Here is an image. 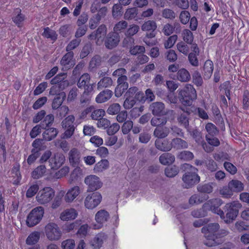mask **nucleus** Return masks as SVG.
<instances>
[{"mask_svg": "<svg viewBox=\"0 0 249 249\" xmlns=\"http://www.w3.org/2000/svg\"><path fill=\"white\" fill-rule=\"evenodd\" d=\"M54 196V190L50 187H46L39 191L36 198L40 204H44L50 202Z\"/></svg>", "mask_w": 249, "mask_h": 249, "instance_id": "1a4fd4ad", "label": "nucleus"}, {"mask_svg": "<svg viewBox=\"0 0 249 249\" xmlns=\"http://www.w3.org/2000/svg\"><path fill=\"white\" fill-rule=\"evenodd\" d=\"M75 117L73 115H69L62 121L61 123L62 128L64 129H66L67 127H71V126H74L73 123Z\"/></svg>", "mask_w": 249, "mask_h": 249, "instance_id": "3c124183", "label": "nucleus"}, {"mask_svg": "<svg viewBox=\"0 0 249 249\" xmlns=\"http://www.w3.org/2000/svg\"><path fill=\"white\" fill-rule=\"evenodd\" d=\"M165 175L169 178H173L178 174V167L176 165H172L166 167L164 170Z\"/></svg>", "mask_w": 249, "mask_h": 249, "instance_id": "58836bf2", "label": "nucleus"}, {"mask_svg": "<svg viewBox=\"0 0 249 249\" xmlns=\"http://www.w3.org/2000/svg\"><path fill=\"white\" fill-rule=\"evenodd\" d=\"M201 232L207 239L204 244L208 247L222 244L224 241L223 238L229 233L227 230L220 229L217 223H211L205 225L201 229Z\"/></svg>", "mask_w": 249, "mask_h": 249, "instance_id": "f257e3e1", "label": "nucleus"}, {"mask_svg": "<svg viewBox=\"0 0 249 249\" xmlns=\"http://www.w3.org/2000/svg\"><path fill=\"white\" fill-rule=\"evenodd\" d=\"M153 117L151 120V124L153 126H163L167 121V118L165 117Z\"/></svg>", "mask_w": 249, "mask_h": 249, "instance_id": "ea45409f", "label": "nucleus"}, {"mask_svg": "<svg viewBox=\"0 0 249 249\" xmlns=\"http://www.w3.org/2000/svg\"><path fill=\"white\" fill-rule=\"evenodd\" d=\"M121 110V106L118 103L110 105L107 110V113L110 115L117 114Z\"/></svg>", "mask_w": 249, "mask_h": 249, "instance_id": "bf43d9fd", "label": "nucleus"}, {"mask_svg": "<svg viewBox=\"0 0 249 249\" xmlns=\"http://www.w3.org/2000/svg\"><path fill=\"white\" fill-rule=\"evenodd\" d=\"M73 52H68L61 58L60 64L65 67L66 70L70 69L75 64V60L73 58Z\"/></svg>", "mask_w": 249, "mask_h": 249, "instance_id": "2eb2a0df", "label": "nucleus"}, {"mask_svg": "<svg viewBox=\"0 0 249 249\" xmlns=\"http://www.w3.org/2000/svg\"><path fill=\"white\" fill-rule=\"evenodd\" d=\"M43 214L44 209L42 207L33 209L27 217V225L29 227H32L37 225L41 220Z\"/></svg>", "mask_w": 249, "mask_h": 249, "instance_id": "39448f33", "label": "nucleus"}, {"mask_svg": "<svg viewBox=\"0 0 249 249\" xmlns=\"http://www.w3.org/2000/svg\"><path fill=\"white\" fill-rule=\"evenodd\" d=\"M107 29L105 25L102 24L95 31V36L99 40L107 34Z\"/></svg>", "mask_w": 249, "mask_h": 249, "instance_id": "8fccbe9b", "label": "nucleus"}, {"mask_svg": "<svg viewBox=\"0 0 249 249\" xmlns=\"http://www.w3.org/2000/svg\"><path fill=\"white\" fill-rule=\"evenodd\" d=\"M123 5L120 3L115 4L112 9V16L114 18H117L119 17L122 16L123 14Z\"/></svg>", "mask_w": 249, "mask_h": 249, "instance_id": "de8ad7c7", "label": "nucleus"}, {"mask_svg": "<svg viewBox=\"0 0 249 249\" xmlns=\"http://www.w3.org/2000/svg\"><path fill=\"white\" fill-rule=\"evenodd\" d=\"M155 145L158 149L164 152L169 151L172 148L171 142L167 139H157L155 141Z\"/></svg>", "mask_w": 249, "mask_h": 249, "instance_id": "a211bd4d", "label": "nucleus"}, {"mask_svg": "<svg viewBox=\"0 0 249 249\" xmlns=\"http://www.w3.org/2000/svg\"><path fill=\"white\" fill-rule=\"evenodd\" d=\"M85 183L88 185L87 192H95L103 186V183L100 178L95 175H89L86 177Z\"/></svg>", "mask_w": 249, "mask_h": 249, "instance_id": "6e6552de", "label": "nucleus"}, {"mask_svg": "<svg viewBox=\"0 0 249 249\" xmlns=\"http://www.w3.org/2000/svg\"><path fill=\"white\" fill-rule=\"evenodd\" d=\"M43 139H36L32 143V146L33 147L32 150H35L36 151L41 153V151L44 150L46 148L45 146L43 145L44 141Z\"/></svg>", "mask_w": 249, "mask_h": 249, "instance_id": "c9c22d12", "label": "nucleus"}, {"mask_svg": "<svg viewBox=\"0 0 249 249\" xmlns=\"http://www.w3.org/2000/svg\"><path fill=\"white\" fill-rule=\"evenodd\" d=\"M112 80L110 77H104L102 78L97 84V89H98L103 88H107L112 85Z\"/></svg>", "mask_w": 249, "mask_h": 249, "instance_id": "79ce46f5", "label": "nucleus"}, {"mask_svg": "<svg viewBox=\"0 0 249 249\" xmlns=\"http://www.w3.org/2000/svg\"><path fill=\"white\" fill-rule=\"evenodd\" d=\"M213 183L200 184L197 186V191L201 193L210 194L213 191Z\"/></svg>", "mask_w": 249, "mask_h": 249, "instance_id": "f704fd0d", "label": "nucleus"}, {"mask_svg": "<svg viewBox=\"0 0 249 249\" xmlns=\"http://www.w3.org/2000/svg\"><path fill=\"white\" fill-rule=\"evenodd\" d=\"M81 42V39L76 38L72 39L67 46L66 50L67 52H72L71 51L75 49L77 46H79Z\"/></svg>", "mask_w": 249, "mask_h": 249, "instance_id": "0e129e2a", "label": "nucleus"}, {"mask_svg": "<svg viewBox=\"0 0 249 249\" xmlns=\"http://www.w3.org/2000/svg\"><path fill=\"white\" fill-rule=\"evenodd\" d=\"M193 82L197 87L201 86L203 84V79L200 73L198 71H195L193 74Z\"/></svg>", "mask_w": 249, "mask_h": 249, "instance_id": "864d4df0", "label": "nucleus"}, {"mask_svg": "<svg viewBox=\"0 0 249 249\" xmlns=\"http://www.w3.org/2000/svg\"><path fill=\"white\" fill-rule=\"evenodd\" d=\"M92 45L90 42H88L85 44L82 48L80 53V58H84L87 56L90 52H92Z\"/></svg>", "mask_w": 249, "mask_h": 249, "instance_id": "09e8293b", "label": "nucleus"}, {"mask_svg": "<svg viewBox=\"0 0 249 249\" xmlns=\"http://www.w3.org/2000/svg\"><path fill=\"white\" fill-rule=\"evenodd\" d=\"M139 29L140 27L138 25L133 24L126 31L124 34L125 36L132 37V36L138 32Z\"/></svg>", "mask_w": 249, "mask_h": 249, "instance_id": "680f3d73", "label": "nucleus"}, {"mask_svg": "<svg viewBox=\"0 0 249 249\" xmlns=\"http://www.w3.org/2000/svg\"><path fill=\"white\" fill-rule=\"evenodd\" d=\"M104 235L102 233L98 234L90 242L91 246L95 249H99L103 243Z\"/></svg>", "mask_w": 249, "mask_h": 249, "instance_id": "e433bc0d", "label": "nucleus"}, {"mask_svg": "<svg viewBox=\"0 0 249 249\" xmlns=\"http://www.w3.org/2000/svg\"><path fill=\"white\" fill-rule=\"evenodd\" d=\"M42 35L47 38H51V40L53 41H55L57 38V35L55 31L50 29L49 27H46L44 29Z\"/></svg>", "mask_w": 249, "mask_h": 249, "instance_id": "49530a36", "label": "nucleus"}, {"mask_svg": "<svg viewBox=\"0 0 249 249\" xmlns=\"http://www.w3.org/2000/svg\"><path fill=\"white\" fill-rule=\"evenodd\" d=\"M78 215L77 211L73 208L66 209L60 214V218L62 220L68 221L74 219Z\"/></svg>", "mask_w": 249, "mask_h": 249, "instance_id": "412c9836", "label": "nucleus"}, {"mask_svg": "<svg viewBox=\"0 0 249 249\" xmlns=\"http://www.w3.org/2000/svg\"><path fill=\"white\" fill-rule=\"evenodd\" d=\"M183 34L184 41L188 44H192L194 39L192 32L188 29H185L184 30Z\"/></svg>", "mask_w": 249, "mask_h": 249, "instance_id": "e2e57ef3", "label": "nucleus"}, {"mask_svg": "<svg viewBox=\"0 0 249 249\" xmlns=\"http://www.w3.org/2000/svg\"><path fill=\"white\" fill-rule=\"evenodd\" d=\"M241 205L237 201L227 203L224 208V216L220 217L225 223H230L237 216Z\"/></svg>", "mask_w": 249, "mask_h": 249, "instance_id": "7ed1b4c3", "label": "nucleus"}, {"mask_svg": "<svg viewBox=\"0 0 249 249\" xmlns=\"http://www.w3.org/2000/svg\"><path fill=\"white\" fill-rule=\"evenodd\" d=\"M90 227L87 224L80 225L79 227V229L76 234L80 237L84 238L87 235L88 231Z\"/></svg>", "mask_w": 249, "mask_h": 249, "instance_id": "4d7b16f0", "label": "nucleus"}, {"mask_svg": "<svg viewBox=\"0 0 249 249\" xmlns=\"http://www.w3.org/2000/svg\"><path fill=\"white\" fill-rule=\"evenodd\" d=\"M46 172V167L45 164H40L33 171L32 177L34 179H38L43 176Z\"/></svg>", "mask_w": 249, "mask_h": 249, "instance_id": "7c9ffc66", "label": "nucleus"}, {"mask_svg": "<svg viewBox=\"0 0 249 249\" xmlns=\"http://www.w3.org/2000/svg\"><path fill=\"white\" fill-rule=\"evenodd\" d=\"M206 206L204 203L201 208L193 211L191 212V215L196 218L203 217L207 216L209 211Z\"/></svg>", "mask_w": 249, "mask_h": 249, "instance_id": "473e14b6", "label": "nucleus"}, {"mask_svg": "<svg viewBox=\"0 0 249 249\" xmlns=\"http://www.w3.org/2000/svg\"><path fill=\"white\" fill-rule=\"evenodd\" d=\"M170 128L167 127L162 128L157 127L154 131V136L159 138L158 139H163L168 136L170 133Z\"/></svg>", "mask_w": 249, "mask_h": 249, "instance_id": "c85d7f7f", "label": "nucleus"}, {"mask_svg": "<svg viewBox=\"0 0 249 249\" xmlns=\"http://www.w3.org/2000/svg\"><path fill=\"white\" fill-rule=\"evenodd\" d=\"M162 16L165 18L174 19L176 17V14L172 9L165 8L162 11Z\"/></svg>", "mask_w": 249, "mask_h": 249, "instance_id": "052dcab7", "label": "nucleus"}, {"mask_svg": "<svg viewBox=\"0 0 249 249\" xmlns=\"http://www.w3.org/2000/svg\"><path fill=\"white\" fill-rule=\"evenodd\" d=\"M65 161L64 155L60 153L53 154L49 161V166L52 170H57L59 168Z\"/></svg>", "mask_w": 249, "mask_h": 249, "instance_id": "f8f14e48", "label": "nucleus"}, {"mask_svg": "<svg viewBox=\"0 0 249 249\" xmlns=\"http://www.w3.org/2000/svg\"><path fill=\"white\" fill-rule=\"evenodd\" d=\"M113 92L109 89H105L99 93L96 97L98 103H104L108 100L112 96Z\"/></svg>", "mask_w": 249, "mask_h": 249, "instance_id": "393cba45", "label": "nucleus"}, {"mask_svg": "<svg viewBox=\"0 0 249 249\" xmlns=\"http://www.w3.org/2000/svg\"><path fill=\"white\" fill-rule=\"evenodd\" d=\"M62 249H73L75 242L73 240L68 239L62 242L61 244Z\"/></svg>", "mask_w": 249, "mask_h": 249, "instance_id": "774afa93", "label": "nucleus"}, {"mask_svg": "<svg viewBox=\"0 0 249 249\" xmlns=\"http://www.w3.org/2000/svg\"><path fill=\"white\" fill-rule=\"evenodd\" d=\"M178 122L184 126L189 131L188 128L189 125V119L185 114H181L179 117L178 118Z\"/></svg>", "mask_w": 249, "mask_h": 249, "instance_id": "338daca9", "label": "nucleus"}, {"mask_svg": "<svg viewBox=\"0 0 249 249\" xmlns=\"http://www.w3.org/2000/svg\"><path fill=\"white\" fill-rule=\"evenodd\" d=\"M109 165V161L107 160H101L95 165L94 170L96 172H101L108 169Z\"/></svg>", "mask_w": 249, "mask_h": 249, "instance_id": "72a5a7b5", "label": "nucleus"}, {"mask_svg": "<svg viewBox=\"0 0 249 249\" xmlns=\"http://www.w3.org/2000/svg\"><path fill=\"white\" fill-rule=\"evenodd\" d=\"M90 77L88 73H84L78 79L77 85L79 88L85 87L89 83Z\"/></svg>", "mask_w": 249, "mask_h": 249, "instance_id": "c03bdc74", "label": "nucleus"}, {"mask_svg": "<svg viewBox=\"0 0 249 249\" xmlns=\"http://www.w3.org/2000/svg\"><path fill=\"white\" fill-rule=\"evenodd\" d=\"M197 97L196 92L193 86L187 84L178 93V98L184 106H190Z\"/></svg>", "mask_w": 249, "mask_h": 249, "instance_id": "20e7f679", "label": "nucleus"}, {"mask_svg": "<svg viewBox=\"0 0 249 249\" xmlns=\"http://www.w3.org/2000/svg\"><path fill=\"white\" fill-rule=\"evenodd\" d=\"M41 156V153L36 151L35 150H31V154L28 156L27 160V163L31 165L34 163L36 159Z\"/></svg>", "mask_w": 249, "mask_h": 249, "instance_id": "13d9d810", "label": "nucleus"}, {"mask_svg": "<svg viewBox=\"0 0 249 249\" xmlns=\"http://www.w3.org/2000/svg\"><path fill=\"white\" fill-rule=\"evenodd\" d=\"M69 85V82L68 80L62 82L59 85H54L50 89L49 94L52 95L58 96L59 94L63 92L65 89L68 87Z\"/></svg>", "mask_w": 249, "mask_h": 249, "instance_id": "aec40b11", "label": "nucleus"}, {"mask_svg": "<svg viewBox=\"0 0 249 249\" xmlns=\"http://www.w3.org/2000/svg\"><path fill=\"white\" fill-rule=\"evenodd\" d=\"M66 77L67 74L65 73H59L51 80V84L52 85H59L62 82L66 81V80L65 79Z\"/></svg>", "mask_w": 249, "mask_h": 249, "instance_id": "5fc2aeb1", "label": "nucleus"}, {"mask_svg": "<svg viewBox=\"0 0 249 249\" xmlns=\"http://www.w3.org/2000/svg\"><path fill=\"white\" fill-rule=\"evenodd\" d=\"M45 230L47 237L51 241L58 240L61 237V231L57 225L54 223L48 224Z\"/></svg>", "mask_w": 249, "mask_h": 249, "instance_id": "0eeeda50", "label": "nucleus"}, {"mask_svg": "<svg viewBox=\"0 0 249 249\" xmlns=\"http://www.w3.org/2000/svg\"><path fill=\"white\" fill-rule=\"evenodd\" d=\"M110 218V215L108 212L105 210H100L97 212L95 215V219L99 226L97 229L103 227V224L107 222Z\"/></svg>", "mask_w": 249, "mask_h": 249, "instance_id": "dca6fc26", "label": "nucleus"}, {"mask_svg": "<svg viewBox=\"0 0 249 249\" xmlns=\"http://www.w3.org/2000/svg\"><path fill=\"white\" fill-rule=\"evenodd\" d=\"M138 10L136 7L128 8L126 10L124 15V18L127 20H131L135 18L137 15Z\"/></svg>", "mask_w": 249, "mask_h": 249, "instance_id": "37998d69", "label": "nucleus"}, {"mask_svg": "<svg viewBox=\"0 0 249 249\" xmlns=\"http://www.w3.org/2000/svg\"><path fill=\"white\" fill-rule=\"evenodd\" d=\"M133 123L131 120H127L124 122V123L122 127V131L123 134H127L132 129Z\"/></svg>", "mask_w": 249, "mask_h": 249, "instance_id": "69168bd1", "label": "nucleus"}, {"mask_svg": "<svg viewBox=\"0 0 249 249\" xmlns=\"http://www.w3.org/2000/svg\"><path fill=\"white\" fill-rule=\"evenodd\" d=\"M229 187L233 192L239 193L244 190V184L237 179H232L229 182Z\"/></svg>", "mask_w": 249, "mask_h": 249, "instance_id": "c756f323", "label": "nucleus"}, {"mask_svg": "<svg viewBox=\"0 0 249 249\" xmlns=\"http://www.w3.org/2000/svg\"><path fill=\"white\" fill-rule=\"evenodd\" d=\"M149 110L154 116H162L166 114L165 105L161 102H155L151 103L149 106Z\"/></svg>", "mask_w": 249, "mask_h": 249, "instance_id": "4468645a", "label": "nucleus"}, {"mask_svg": "<svg viewBox=\"0 0 249 249\" xmlns=\"http://www.w3.org/2000/svg\"><path fill=\"white\" fill-rule=\"evenodd\" d=\"M54 121V116L53 114L47 115L44 118L43 121H42L39 125H41V127L43 129H46V128L51 127Z\"/></svg>", "mask_w": 249, "mask_h": 249, "instance_id": "4c0bfd02", "label": "nucleus"}, {"mask_svg": "<svg viewBox=\"0 0 249 249\" xmlns=\"http://www.w3.org/2000/svg\"><path fill=\"white\" fill-rule=\"evenodd\" d=\"M157 28L156 22L154 20H148L144 22L141 26L143 31L150 32L146 34V37L152 38L156 36L155 30Z\"/></svg>", "mask_w": 249, "mask_h": 249, "instance_id": "ddd939ff", "label": "nucleus"}, {"mask_svg": "<svg viewBox=\"0 0 249 249\" xmlns=\"http://www.w3.org/2000/svg\"><path fill=\"white\" fill-rule=\"evenodd\" d=\"M79 193V187L75 186L69 190L64 197V199L66 202H71L78 196Z\"/></svg>", "mask_w": 249, "mask_h": 249, "instance_id": "5701e85b", "label": "nucleus"}, {"mask_svg": "<svg viewBox=\"0 0 249 249\" xmlns=\"http://www.w3.org/2000/svg\"><path fill=\"white\" fill-rule=\"evenodd\" d=\"M88 193L84 201L85 206L88 209H93L101 203L102 196L98 192Z\"/></svg>", "mask_w": 249, "mask_h": 249, "instance_id": "423d86ee", "label": "nucleus"}, {"mask_svg": "<svg viewBox=\"0 0 249 249\" xmlns=\"http://www.w3.org/2000/svg\"><path fill=\"white\" fill-rule=\"evenodd\" d=\"M14 13L15 15L12 18L13 21L18 27H22L25 16L21 13V10L19 8L15 9Z\"/></svg>", "mask_w": 249, "mask_h": 249, "instance_id": "6ab92c4d", "label": "nucleus"}, {"mask_svg": "<svg viewBox=\"0 0 249 249\" xmlns=\"http://www.w3.org/2000/svg\"><path fill=\"white\" fill-rule=\"evenodd\" d=\"M177 79L182 82H186L191 79L189 72L184 68L179 69L177 73Z\"/></svg>", "mask_w": 249, "mask_h": 249, "instance_id": "cd10ccee", "label": "nucleus"}, {"mask_svg": "<svg viewBox=\"0 0 249 249\" xmlns=\"http://www.w3.org/2000/svg\"><path fill=\"white\" fill-rule=\"evenodd\" d=\"M66 97L65 92H62L56 96L53 100L52 108L53 109H58L63 103Z\"/></svg>", "mask_w": 249, "mask_h": 249, "instance_id": "2f4dec72", "label": "nucleus"}, {"mask_svg": "<svg viewBox=\"0 0 249 249\" xmlns=\"http://www.w3.org/2000/svg\"><path fill=\"white\" fill-rule=\"evenodd\" d=\"M120 41V36L119 33L110 32L107 35L104 40V45L108 50L116 48Z\"/></svg>", "mask_w": 249, "mask_h": 249, "instance_id": "9d476101", "label": "nucleus"}, {"mask_svg": "<svg viewBox=\"0 0 249 249\" xmlns=\"http://www.w3.org/2000/svg\"><path fill=\"white\" fill-rule=\"evenodd\" d=\"M159 160L160 163L163 165H169L174 162L175 157L171 153H164L160 156Z\"/></svg>", "mask_w": 249, "mask_h": 249, "instance_id": "a878e982", "label": "nucleus"}, {"mask_svg": "<svg viewBox=\"0 0 249 249\" xmlns=\"http://www.w3.org/2000/svg\"><path fill=\"white\" fill-rule=\"evenodd\" d=\"M52 152L50 150H46L43 154L40 156L38 160L39 163L40 164H45V163L49 161L52 158Z\"/></svg>", "mask_w": 249, "mask_h": 249, "instance_id": "6e6d98bb", "label": "nucleus"}, {"mask_svg": "<svg viewBox=\"0 0 249 249\" xmlns=\"http://www.w3.org/2000/svg\"><path fill=\"white\" fill-rule=\"evenodd\" d=\"M213 70V62L210 60H207L205 61L203 66V77L204 79L208 80L212 76Z\"/></svg>", "mask_w": 249, "mask_h": 249, "instance_id": "b1692460", "label": "nucleus"}, {"mask_svg": "<svg viewBox=\"0 0 249 249\" xmlns=\"http://www.w3.org/2000/svg\"><path fill=\"white\" fill-rule=\"evenodd\" d=\"M222 203L223 201L221 199L214 198L208 201L205 203V204L207 205L208 211H212L213 213L219 215L220 217H223L224 211L219 208Z\"/></svg>", "mask_w": 249, "mask_h": 249, "instance_id": "9b49d317", "label": "nucleus"}, {"mask_svg": "<svg viewBox=\"0 0 249 249\" xmlns=\"http://www.w3.org/2000/svg\"><path fill=\"white\" fill-rule=\"evenodd\" d=\"M182 169L185 172L182 177L184 188H191L200 182V178L196 168L189 163H184L182 165Z\"/></svg>", "mask_w": 249, "mask_h": 249, "instance_id": "f03ea898", "label": "nucleus"}, {"mask_svg": "<svg viewBox=\"0 0 249 249\" xmlns=\"http://www.w3.org/2000/svg\"><path fill=\"white\" fill-rule=\"evenodd\" d=\"M205 129L208 133L210 136H215L218 133V130L214 124L212 123H209L206 124Z\"/></svg>", "mask_w": 249, "mask_h": 249, "instance_id": "603ef678", "label": "nucleus"}, {"mask_svg": "<svg viewBox=\"0 0 249 249\" xmlns=\"http://www.w3.org/2000/svg\"><path fill=\"white\" fill-rule=\"evenodd\" d=\"M171 144L172 145V147L178 150L185 149L188 147L187 142L179 138L173 139Z\"/></svg>", "mask_w": 249, "mask_h": 249, "instance_id": "bb28decb", "label": "nucleus"}, {"mask_svg": "<svg viewBox=\"0 0 249 249\" xmlns=\"http://www.w3.org/2000/svg\"><path fill=\"white\" fill-rule=\"evenodd\" d=\"M194 158V154L189 151H183L178 153L177 158L185 161H189Z\"/></svg>", "mask_w": 249, "mask_h": 249, "instance_id": "a18cd8bd", "label": "nucleus"}, {"mask_svg": "<svg viewBox=\"0 0 249 249\" xmlns=\"http://www.w3.org/2000/svg\"><path fill=\"white\" fill-rule=\"evenodd\" d=\"M40 238V233L35 231L31 233L27 238L26 242L27 245H32L36 244Z\"/></svg>", "mask_w": 249, "mask_h": 249, "instance_id": "a19ab883", "label": "nucleus"}, {"mask_svg": "<svg viewBox=\"0 0 249 249\" xmlns=\"http://www.w3.org/2000/svg\"><path fill=\"white\" fill-rule=\"evenodd\" d=\"M44 129L45 131L42 133V137L46 141H51L54 139L58 133V130L54 127H49Z\"/></svg>", "mask_w": 249, "mask_h": 249, "instance_id": "4be33fe9", "label": "nucleus"}, {"mask_svg": "<svg viewBox=\"0 0 249 249\" xmlns=\"http://www.w3.org/2000/svg\"><path fill=\"white\" fill-rule=\"evenodd\" d=\"M81 154L75 148H72L69 153V159L70 164L74 167H77L80 163Z\"/></svg>", "mask_w": 249, "mask_h": 249, "instance_id": "f3484780", "label": "nucleus"}]
</instances>
